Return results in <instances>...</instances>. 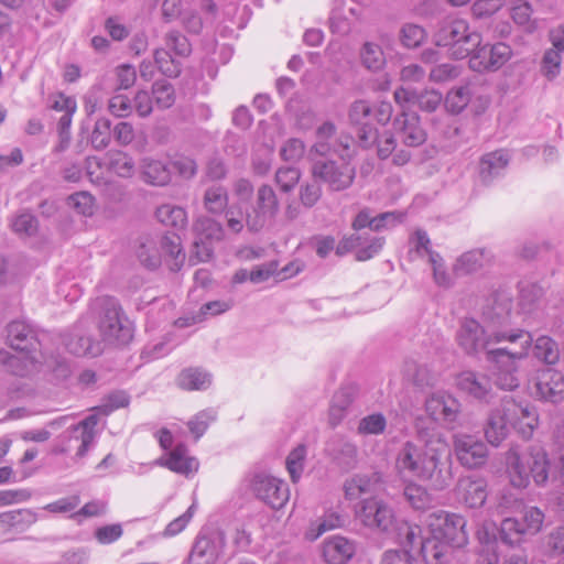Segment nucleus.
<instances>
[{
  "label": "nucleus",
  "mask_w": 564,
  "mask_h": 564,
  "mask_svg": "<svg viewBox=\"0 0 564 564\" xmlns=\"http://www.w3.org/2000/svg\"><path fill=\"white\" fill-rule=\"evenodd\" d=\"M491 261V254L486 249H473L463 253L456 261L454 270L458 274H468L476 272L488 265Z\"/></svg>",
  "instance_id": "72a5a7b5"
},
{
  "label": "nucleus",
  "mask_w": 564,
  "mask_h": 564,
  "mask_svg": "<svg viewBox=\"0 0 564 564\" xmlns=\"http://www.w3.org/2000/svg\"><path fill=\"white\" fill-rule=\"evenodd\" d=\"M425 39L426 32L421 25L408 23L400 30V40L408 48H415L420 46Z\"/></svg>",
  "instance_id": "4d7b16f0"
},
{
  "label": "nucleus",
  "mask_w": 564,
  "mask_h": 564,
  "mask_svg": "<svg viewBox=\"0 0 564 564\" xmlns=\"http://www.w3.org/2000/svg\"><path fill=\"white\" fill-rule=\"evenodd\" d=\"M502 333H494L486 324L475 318H464L456 332V343L464 354L476 357L480 352L487 358L488 350H495V345L505 343Z\"/></svg>",
  "instance_id": "0eeeda50"
},
{
  "label": "nucleus",
  "mask_w": 564,
  "mask_h": 564,
  "mask_svg": "<svg viewBox=\"0 0 564 564\" xmlns=\"http://www.w3.org/2000/svg\"><path fill=\"white\" fill-rule=\"evenodd\" d=\"M531 390L536 400L560 403L564 401V373L553 368L539 369L533 377Z\"/></svg>",
  "instance_id": "dca6fc26"
},
{
  "label": "nucleus",
  "mask_w": 564,
  "mask_h": 564,
  "mask_svg": "<svg viewBox=\"0 0 564 564\" xmlns=\"http://www.w3.org/2000/svg\"><path fill=\"white\" fill-rule=\"evenodd\" d=\"M462 74V67L451 63L434 66L429 75L431 82L445 83L456 79Z\"/></svg>",
  "instance_id": "0e129e2a"
},
{
  "label": "nucleus",
  "mask_w": 564,
  "mask_h": 564,
  "mask_svg": "<svg viewBox=\"0 0 564 564\" xmlns=\"http://www.w3.org/2000/svg\"><path fill=\"white\" fill-rule=\"evenodd\" d=\"M98 422L97 416L89 415L79 424L74 426L69 432L68 443L65 447L58 449L59 453H67L72 449V443L77 444L76 456L83 457L87 453L89 446L93 444L95 438L94 427Z\"/></svg>",
  "instance_id": "a878e982"
},
{
  "label": "nucleus",
  "mask_w": 564,
  "mask_h": 564,
  "mask_svg": "<svg viewBox=\"0 0 564 564\" xmlns=\"http://www.w3.org/2000/svg\"><path fill=\"white\" fill-rule=\"evenodd\" d=\"M301 178V171L296 167L283 166L275 172V183L284 193L291 192Z\"/></svg>",
  "instance_id": "13d9d810"
},
{
  "label": "nucleus",
  "mask_w": 564,
  "mask_h": 564,
  "mask_svg": "<svg viewBox=\"0 0 564 564\" xmlns=\"http://www.w3.org/2000/svg\"><path fill=\"white\" fill-rule=\"evenodd\" d=\"M510 403L520 411L512 416V427L523 438L530 440L539 426V414L534 406L517 402L514 399L509 398Z\"/></svg>",
  "instance_id": "cd10ccee"
},
{
  "label": "nucleus",
  "mask_w": 564,
  "mask_h": 564,
  "mask_svg": "<svg viewBox=\"0 0 564 564\" xmlns=\"http://www.w3.org/2000/svg\"><path fill=\"white\" fill-rule=\"evenodd\" d=\"M387 420L381 413H372L362 417L357 427L360 435H379L384 432Z\"/></svg>",
  "instance_id": "864d4df0"
},
{
  "label": "nucleus",
  "mask_w": 564,
  "mask_h": 564,
  "mask_svg": "<svg viewBox=\"0 0 564 564\" xmlns=\"http://www.w3.org/2000/svg\"><path fill=\"white\" fill-rule=\"evenodd\" d=\"M517 411L519 410L510 403L509 398L502 399L500 404L490 411L484 425V434L490 445L498 447L509 437L513 429L512 416Z\"/></svg>",
  "instance_id": "ddd939ff"
},
{
  "label": "nucleus",
  "mask_w": 564,
  "mask_h": 564,
  "mask_svg": "<svg viewBox=\"0 0 564 564\" xmlns=\"http://www.w3.org/2000/svg\"><path fill=\"white\" fill-rule=\"evenodd\" d=\"M66 348L73 355L79 357H97L102 352L100 341L94 340L90 336L75 333L65 343Z\"/></svg>",
  "instance_id": "c9c22d12"
},
{
  "label": "nucleus",
  "mask_w": 564,
  "mask_h": 564,
  "mask_svg": "<svg viewBox=\"0 0 564 564\" xmlns=\"http://www.w3.org/2000/svg\"><path fill=\"white\" fill-rule=\"evenodd\" d=\"M192 232L193 253L199 262L208 261L214 252L213 243L221 241L225 237L223 225L205 215H200L193 220Z\"/></svg>",
  "instance_id": "9d476101"
},
{
  "label": "nucleus",
  "mask_w": 564,
  "mask_h": 564,
  "mask_svg": "<svg viewBox=\"0 0 564 564\" xmlns=\"http://www.w3.org/2000/svg\"><path fill=\"white\" fill-rule=\"evenodd\" d=\"M531 349L533 356L546 365H556L560 360V348L557 343L550 336L541 335L532 339Z\"/></svg>",
  "instance_id": "58836bf2"
},
{
  "label": "nucleus",
  "mask_w": 564,
  "mask_h": 564,
  "mask_svg": "<svg viewBox=\"0 0 564 564\" xmlns=\"http://www.w3.org/2000/svg\"><path fill=\"white\" fill-rule=\"evenodd\" d=\"M506 467L513 487L525 488L530 478L535 485L545 486L550 480L564 482V459L554 463L543 445L531 444L524 453L518 446H511L506 453Z\"/></svg>",
  "instance_id": "f03ea898"
},
{
  "label": "nucleus",
  "mask_w": 564,
  "mask_h": 564,
  "mask_svg": "<svg viewBox=\"0 0 564 564\" xmlns=\"http://www.w3.org/2000/svg\"><path fill=\"white\" fill-rule=\"evenodd\" d=\"M512 299L505 292L495 293L486 300L481 318L494 333H502L505 343L532 340V334L520 327H512Z\"/></svg>",
  "instance_id": "39448f33"
},
{
  "label": "nucleus",
  "mask_w": 564,
  "mask_h": 564,
  "mask_svg": "<svg viewBox=\"0 0 564 564\" xmlns=\"http://www.w3.org/2000/svg\"><path fill=\"white\" fill-rule=\"evenodd\" d=\"M457 386L475 400L487 403L492 398L491 380L485 373L471 370L463 371L457 377Z\"/></svg>",
  "instance_id": "412c9836"
},
{
  "label": "nucleus",
  "mask_w": 564,
  "mask_h": 564,
  "mask_svg": "<svg viewBox=\"0 0 564 564\" xmlns=\"http://www.w3.org/2000/svg\"><path fill=\"white\" fill-rule=\"evenodd\" d=\"M470 98L471 93L469 86L466 85L453 88L446 95L445 107L452 113H459L467 107Z\"/></svg>",
  "instance_id": "de8ad7c7"
},
{
  "label": "nucleus",
  "mask_w": 564,
  "mask_h": 564,
  "mask_svg": "<svg viewBox=\"0 0 564 564\" xmlns=\"http://www.w3.org/2000/svg\"><path fill=\"white\" fill-rule=\"evenodd\" d=\"M232 191L237 198V204L231 207L236 208V216H239V212H242V206L250 203L254 194V187L250 180L241 177L235 181Z\"/></svg>",
  "instance_id": "5fc2aeb1"
},
{
  "label": "nucleus",
  "mask_w": 564,
  "mask_h": 564,
  "mask_svg": "<svg viewBox=\"0 0 564 564\" xmlns=\"http://www.w3.org/2000/svg\"><path fill=\"white\" fill-rule=\"evenodd\" d=\"M228 192L221 185H213L205 189L203 196V205L207 213L212 215L227 214L228 208Z\"/></svg>",
  "instance_id": "4c0bfd02"
},
{
  "label": "nucleus",
  "mask_w": 564,
  "mask_h": 564,
  "mask_svg": "<svg viewBox=\"0 0 564 564\" xmlns=\"http://www.w3.org/2000/svg\"><path fill=\"white\" fill-rule=\"evenodd\" d=\"M161 249L166 257L170 269L172 271H178L185 260L181 237L176 234H165L161 238Z\"/></svg>",
  "instance_id": "e433bc0d"
},
{
  "label": "nucleus",
  "mask_w": 564,
  "mask_h": 564,
  "mask_svg": "<svg viewBox=\"0 0 564 564\" xmlns=\"http://www.w3.org/2000/svg\"><path fill=\"white\" fill-rule=\"evenodd\" d=\"M404 375L420 387L429 386L433 380L431 370L425 365H421L415 360L405 361Z\"/></svg>",
  "instance_id": "603ef678"
},
{
  "label": "nucleus",
  "mask_w": 564,
  "mask_h": 564,
  "mask_svg": "<svg viewBox=\"0 0 564 564\" xmlns=\"http://www.w3.org/2000/svg\"><path fill=\"white\" fill-rule=\"evenodd\" d=\"M361 64L371 72H378L383 68L386 57L379 44L366 42L360 50Z\"/></svg>",
  "instance_id": "a18cd8bd"
},
{
  "label": "nucleus",
  "mask_w": 564,
  "mask_h": 564,
  "mask_svg": "<svg viewBox=\"0 0 564 564\" xmlns=\"http://www.w3.org/2000/svg\"><path fill=\"white\" fill-rule=\"evenodd\" d=\"M210 375L199 368L184 369L177 378V384L183 390H204L210 386Z\"/></svg>",
  "instance_id": "a19ab883"
},
{
  "label": "nucleus",
  "mask_w": 564,
  "mask_h": 564,
  "mask_svg": "<svg viewBox=\"0 0 564 564\" xmlns=\"http://www.w3.org/2000/svg\"><path fill=\"white\" fill-rule=\"evenodd\" d=\"M161 466L167 467L170 470L189 475L197 471L198 462L195 457L188 456L187 447L183 444L176 445L169 454L166 459L160 458L156 462Z\"/></svg>",
  "instance_id": "7c9ffc66"
},
{
  "label": "nucleus",
  "mask_w": 564,
  "mask_h": 564,
  "mask_svg": "<svg viewBox=\"0 0 564 564\" xmlns=\"http://www.w3.org/2000/svg\"><path fill=\"white\" fill-rule=\"evenodd\" d=\"M453 448L457 460L465 468H479L487 462V445L475 435L455 434L453 437Z\"/></svg>",
  "instance_id": "f3484780"
},
{
  "label": "nucleus",
  "mask_w": 564,
  "mask_h": 564,
  "mask_svg": "<svg viewBox=\"0 0 564 564\" xmlns=\"http://www.w3.org/2000/svg\"><path fill=\"white\" fill-rule=\"evenodd\" d=\"M383 245V237H366L362 234H352L340 242L338 252L340 250H355L357 261H367L378 254Z\"/></svg>",
  "instance_id": "4be33fe9"
},
{
  "label": "nucleus",
  "mask_w": 564,
  "mask_h": 564,
  "mask_svg": "<svg viewBox=\"0 0 564 564\" xmlns=\"http://www.w3.org/2000/svg\"><path fill=\"white\" fill-rule=\"evenodd\" d=\"M279 210L280 202L275 191L269 184H261L257 188L254 200L248 205L245 213L239 212V216H236V208L229 207L227 227L239 234L246 225L250 231L259 232L275 218Z\"/></svg>",
  "instance_id": "7ed1b4c3"
},
{
  "label": "nucleus",
  "mask_w": 564,
  "mask_h": 564,
  "mask_svg": "<svg viewBox=\"0 0 564 564\" xmlns=\"http://www.w3.org/2000/svg\"><path fill=\"white\" fill-rule=\"evenodd\" d=\"M518 346L517 351L495 348L487 351L486 361L491 367V375L497 388L506 391L516 390L520 386L519 364L530 355L532 340L508 341Z\"/></svg>",
  "instance_id": "20e7f679"
},
{
  "label": "nucleus",
  "mask_w": 564,
  "mask_h": 564,
  "mask_svg": "<svg viewBox=\"0 0 564 564\" xmlns=\"http://www.w3.org/2000/svg\"><path fill=\"white\" fill-rule=\"evenodd\" d=\"M142 180L151 185L164 186L171 181V170L166 163L152 158H144L140 163Z\"/></svg>",
  "instance_id": "473e14b6"
},
{
  "label": "nucleus",
  "mask_w": 564,
  "mask_h": 564,
  "mask_svg": "<svg viewBox=\"0 0 564 564\" xmlns=\"http://www.w3.org/2000/svg\"><path fill=\"white\" fill-rule=\"evenodd\" d=\"M158 220L166 226L174 229H185L187 226V213L183 207L164 204L158 207L155 212Z\"/></svg>",
  "instance_id": "ea45409f"
},
{
  "label": "nucleus",
  "mask_w": 564,
  "mask_h": 564,
  "mask_svg": "<svg viewBox=\"0 0 564 564\" xmlns=\"http://www.w3.org/2000/svg\"><path fill=\"white\" fill-rule=\"evenodd\" d=\"M431 534L441 538L453 547H462L468 542L466 520L457 513L436 511L427 516Z\"/></svg>",
  "instance_id": "1a4fd4ad"
},
{
  "label": "nucleus",
  "mask_w": 564,
  "mask_h": 564,
  "mask_svg": "<svg viewBox=\"0 0 564 564\" xmlns=\"http://www.w3.org/2000/svg\"><path fill=\"white\" fill-rule=\"evenodd\" d=\"M397 538L404 547H414L420 545L425 539L422 536V530L419 525L401 522L397 528Z\"/></svg>",
  "instance_id": "3c124183"
},
{
  "label": "nucleus",
  "mask_w": 564,
  "mask_h": 564,
  "mask_svg": "<svg viewBox=\"0 0 564 564\" xmlns=\"http://www.w3.org/2000/svg\"><path fill=\"white\" fill-rule=\"evenodd\" d=\"M165 44L178 56H188L192 52L191 44L185 35L173 30L165 35Z\"/></svg>",
  "instance_id": "69168bd1"
},
{
  "label": "nucleus",
  "mask_w": 564,
  "mask_h": 564,
  "mask_svg": "<svg viewBox=\"0 0 564 564\" xmlns=\"http://www.w3.org/2000/svg\"><path fill=\"white\" fill-rule=\"evenodd\" d=\"M451 545L441 538L431 534L421 543V554L426 564H443L449 554Z\"/></svg>",
  "instance_id": "f704fd0d"
},
{
  "label": "nucleus",
  "mask_w": 564,
  "mask_h": 564,
  "mask_svg": "<svg viewBox=\"0 0 564 564\" xmlns=\"http://www.w3.org/2000/svg\"><path fill=\"white\" fill-rule=\"evenodd\" d=\"M152 96L160 109H169L175 102L174 87L166 80H156L152 85Z\"/></svg>",
  "instance_id": "09e8293b"
},
{
  "label": "nucleus",
  "mask_w": 564,
  "mask_h": 564,
  "mask_svg": "<svg viewBox=\"0 0 564 564\" xmlns=\"http://www.w3.org/2000/svg\"><path fill=\"white\" fill-rule=\"evenodd\" d=\"M111 141V122L107 118H99L90 134V143L96 150L106 149Z\"/></svg>",
  "instance_id": "8fccbe9b"
},
{
  "label": "nucleus",
  "mask_w": 564,
  "mask_h": 564,
  "mask_svg": "<svg viewBox=\"0 0 564 564\" xmlns=\"http://www.w3.org/2000/svg\"><path fill=\"white\" fill-rule=\"evenodd\" d=\"M326 453L332 462L341 470L354 469L358 463L357 445L350 440L336 435L326 445Z\"/></svg>",
  "instance_id": "aec40b11"
},
{
  "label": "nucleus",
  "mask_w": 564,
  "mask_h": 564,
  "mask_svg": "<svg viewBox=\"0 0 564 564\" xmlns=\"http://www.w3.org/2000/svg\"><path fill=\"white\" fill-rule=\"evenodd\" d=\"M404 497L415 509H424L432 502L431 496L427 494L426 489L413 482L404 488Z\"/></svg>",
  "instance_id": "052dcab7"
},
{
  "label": "nucleus",
  "mask_w": 564,
  "mask_h": 564,
  "mask_svg": "<svg viewBox=\"0 0 564 564\" xmlns=\"http://www.w3.org/2000/svg\"><path fill=\"white\" fill-rule=\"evenodd\" d=\"M379 474H355L344 482L345 497L348 500H357L365 495H373L380 487Z\"/></svg>",
  "instance_id": "bb28decb"
},
{
  "label": "nucleus",
  "mask_w": 564,
  "mask_h": 564,
  "mask_svg": "<svg viewBox=\"0 0 564 564\" xmlns=\"http://www.w3.org/2000/svg\"><path fill=\"white\" fill-rule=\"evenodd\" d=\"M249 488L257 499L275 510L283 508L290 498L288 485L263 471L250 475Z\"/></svg>",
  "instance_id": "9b49d317"
},
{
  "label": "nucleus",
  "mask_w": 564,
  "mask_h": 564,
  "mask_svg": "<svg viewBox=\"0 0 564 564\" xmlns=\"http://www.w3.org/2000/svg\"><path fill=\"white\" fill-rule=\"evenodd\" d=\"M528 535L523 523L516 518H506L500 524V539L510 546L520 545Z\"/></svg>",
  "instance_id": "37998d69"
},
{
  "label": "nucleus",
  "mask_w": 564,
  "mask_h": 564,
  "mask_svg": "<svg viewBox=\"0 0 564 564\" xmlns=\"http://www.w3.org/2000/svg\"><path fill=\"white\" fill-rule=\"evenodd\" d=\"M217 413L213 409H206L198 412L192 420L188 421L187 426L195 438L198 440L208 429L209 424L216 420Z\"/></svg>",
  "instance_id": "bf43d9fd"
},
{
  "label": "nucleus",
  "mask_w": 564,
  "mask_h": 564,
  "mask_svg": "<svg viewBox=\"0 0 564 564\" xmlns=\"http://www.w3.org/2000/svg\"><path fill=\"white\" fill-rule=\"evenodd\" d=\"M395 468L403 476L427 481L433 489L443 490L452 480L448 445L438 433L420 434L417 442L406 441L401 445Z\"/></svg>",
  "instance_id": "f257e3e1"
},
{
  "label": "nucleus",
  "mask_w": 564,
  "mask_h": 564,
  "mask_svg": "<svg viewBox=\"0 0 564 564\" xmlns=\"http://www.w3.org/2000/svg\"><path fill=\"white\" fill-rule=\"evenodd\" d=\"M457 492L469 508L482 507L488 496L487 481L484 478L463 477L457 482Z\"/></svg>",
  "instance_id": "c85d7f7f"
},
{
  "label": "nucleus",
  "mask_w": 564,
  "mask_h": 564,
  "mask_svg": "<svg viewBox=\"0 0 564 564\" xmlns=\"http://www.w3.org/2000/svg\"><path fill=\"white\" fill-rule=\"evenodd\" d=\"M100 307L98 329L102 340L112 345H126L132 338V330L118 301L110 296L98 300Z\"/></svg>",
  "instance_id": "6e6552de"
},
{
  "label": "nucleus",
  "mask_w": 564,
  "mask_h": 564,
  "mask_svg": "<svg viewBox=\"0 0 564 564\" xmlns=\"http://www.w3.org/2000/svg\"><path fill=\"white\" fill-rule=\"evenodd\" d=\"M355 545L344 536H332L323 544V556L328 564H345L355 554Z\"/></svg>",
  "instance_id": "2f4dec72"
},
{
  "label": "nucleus",
  "mask_w": 564,
  "mask_h": 564,
  "mask_svg": "<svg viewBox=\"0 0 564 564\" xmlns=\"http://www.w3.org/2000/svg\"><path fill=\"white\" fill-rule=\"evenodd\" d=\"M322 196V187L317 182H307L300 186L299 198L306 208H312L317 204Z\"/></svg>",
  "instance_id": "338daca9"
},
{
  "label": "nucleus",
  "mask_w": 564,
  "mask_h": 564,
  "mask_svg": "<svg viewBox=\"0 0 564 564\" xmlns=\"http://www.w3.org/2000/svg\"><path fill=\"white\" fill-rule=\"evenodd\" d=\"M306 456V448L304 445L295 447L286 457V469L290 474L291 480L297 482L301 478L304 468V460Z\"/></svg>",
  "instance_id": "6e6d98bb"
},
{
  "label": "nucleus",
  "mask_w": 564,
  "mask_h": 564,
  "mask_svg": "<svg viewBox=\"0 0 564 564\" xmlns=\"http://www.w3.org/2000/svg\"><path fill=\"white\" fill-rule=\"evenodd\" d=\"M11 228L18 235L32 236L37 230V219L31 213L23 212L12 219Z\"/></svg>",
  "instance_id": "e2e57ef3"
},
{
  "label": "nucleus",
  "mask_w": 564,
  "mask_h": 564,
  "mask_svg": "<svg viewBox=\"0 0 564 564\" xmlns=\"http://www.w3.org/2000/svg\"><path fill=\"white\" fill-rule=\"evenodd\" d=\"M426 414L436 423L455 429L460 416V403L447 393H435L425 401Z\"/></svg>",
  "instance_id": "6ab92c4d"
},
{
  "label": "nucleus",
  "mask_w": 564,
  "mask_h": 564,
  "mask_svg": "<svg viewBox=\"0 0 564 564\" xmlns=\"http://www.w3.org/2000/svg\"><path fill=\"white\" fill-rule=\"evenodd\" d=\"M8 343L18 351H37L41 343L34 330L23 321H13L7 326Z\"/></svg>",
  "instance_id": "393cba45"
},
{
  "label": "nucleus",
  "mask_w": 564,
  "mask_h": 564,
  "mask_svg": "<svg viewBox=\"0 0 564 564\" xmlns=\"http://www.w3.org/2000/svg\"><path fill=\"white\" fill-rule=\"evenodd\" d=\"M357 519L367 528L388 532L395 522L393 509L383 500L371 497L356 508Z\"/></svg>",
  "instance_id": "2eb2a0df"
},
{
  "label": "nucleus",
  "mask_w": 564,
  "mask_h": 564,
  "mask_svg": "<svg viewBox=\"0 0 564 564\" xmlns=\"http://www.w3.org/2000/svg\"><path fill=\"white\" fill-rule=\"evenodd\" d=\"M37 521V514L31 509H18L0 513V527L25 529Z\"/></svg>",
  "instance_id": "79ce46f5"
},
{
  "label": "nucleus",
  "mask_w": 564,
  "mask_h": 564,
  "mask_svg": "<svg viewBox=\"0 0 564 564\" xmlns=\"http://www.w3.org/2000/svg\"><path fill=\"white\" fill-rule=\"evenodd\" d=\"M305 143L297 138L286 140L280 149V156L286 162H299L305 154Z\"/></svg>",
  "instance_id": "680f3d73"
},
{
  "label": "nucleus",
  "mask_w": 564,
  "mask_h": 564,
  "mask_svg": "<svg viewBox=\"0 0 564 564\" xmlns=\"http://www.w3.org/2000/svg\"><path fill=\"white\" fill-rule=\"evenodd\" d=\"M437 46L448 47L449 55L455 59H463L481 43L478 32L470 30L463 19L444 22L434 34Z\"/></svg>",
  "instance_id": "423d86ee"
},
{
  "label": "nucleus",
  "mask_w": 564,
  "mask_h": 564,
  "mask_svg": "<svg viewBox=\"0 0 564 564\" xmlns=\"http://www.w3.org/2000/svg\"><path fill=\"white\" fill-rule=\"evenodd\" d=\"M512 56L511 47L502 42L495 44L479 43L469 54V67L474 72H496Z\"/></svg>",
  "instance_id": "4468645a"
},
{
  "label": "nucleus",
  "mask_w": 564,
  "mask_h": 564,
  "mask_svg": "<svg viewBox=\"0 0 564 564\" xmlns=\"http://www.w3.org/2000/svg\"><path fill=\"white\" fill-rule=\"evenodd\" d=\"M226 546L225 533L214 530L199 534L188 555V564H216Z\"/></svg>",
  "instance_id": "a211bd4d"
},
{
  "label": "nucleus",
  "mask_w": 564,
  "mask_h": 564,
  "mask_svg": "<svg viewBox=\"0 0 564 564\" xmlns=\"http://www.w3.org/2000/svg\"><path fill=\"white\" fill-rule=\"evenodd\" d=\"M544 521V513L536 507H529L524 510L523 528L528 535H534L541 531Z\"/></svg>",
  "instance_id": "774afa93"
},
{
  "label": "nucleus",
  "mask_w": 564,
  "mask_h": 564,
  "mask_svg": "<svg viewBox=\"0 0 564 564\" xmlns=\"http://www.w3.org/2000/svg\"><path fill=\"white\" fill-rule=\"evenodd\" d=\"M510 158L503 150H497L484 154L479 161V178L481 183L488 185L495 178L502 175L507 165L509 164Z\"/></svg>",
  "instance_id": "c756f323"
},
{
  "label": "nucleus",
  "mask_w": 564,
  "mask_h": 564,
  "mask_svg": "<svg viewBox=\"0 0 564 564\" xmlns=\"http://www.w3.org/2000/svg\"><path fill=\"white\" fill-rule=\"evenodd\" d=\"M37 351H20L18 355H9L0 350V360L6 370L14 376L26 377L39 369V366L46 362V359L36 355Z\"/></svg>",
  "instance_id": "b1692460"
},
{
  "label": "nucleus",
  "mask_w": 564,
  "mask_h": 564,
  "mask_svg": "<svg viewBox=\"0 0 564 564\" xmlns=\"http://www.w3.org/2000/svg\"><path fill=\"white\" fill-rule=\"evenodd\" d=\"M394 129L406 147H420L426 141V132L421 127L420 118L414 112H402L393 121Z\"/></svg>",
  "instance_id": "5701e85b"
},
{
  "label": "nucleus",
  "mask_w": 564,
  "mask_h": 564,
  "mask_svg": "<svg viewBox=\"0 0 564 564\" xmlns=\"http://www.w3.org/2000/svg\"><path fill=\"white\" fill-rule=\"evenodd\" d=\"M543 289L535 284H524L520 289L519 305L524 313L534 311L543 297Z\"/></svg>",
  "instance_id": "49530a36"
},
{
  "label": "nucleus",
  "mask_w": 564,
  "mask_h": 564,
  "mask_svg": "<svg viewBox=\"0 0 564 564\" xmlns=\"http://www.w3.org/2000/svg\"><path fill=\"white\" fill-rule=\"evenodd\" d=\"M108 166L120 177H131L135 172L133 159L126 152L115 150L107 153Z\"/></svg>",
  "instance_id": "c03bdc74"
},
{
  "label": "nucleus",
  "mask_w": 564,
  "mask_h": 564,
  "mask_svg": "<svg viewBox=\"0 0 564 564\" xmlns=\"http://www.w3.org/2000/svg\"><path fill=\"white\" fill-rule=\"evenodd\" d=\"M312 176L327 184L330 191H344L352 184L356 171L347 162L334 160L315 161L311 169Z\"/></svg>",
  "instance_id": "f8f14e48"
}]
</instances>
